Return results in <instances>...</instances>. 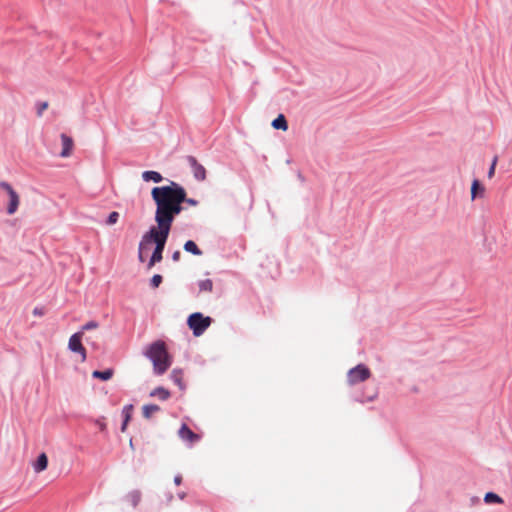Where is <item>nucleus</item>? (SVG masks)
<instances>
[{"label": "nucleus", "mask_w": 512, "mask_h": 512, "mask_svg": "<svg viewBox=\"0 0 512 512\" xmlns=\"http://www.w3.org/2000/svg\"><path fill=\"white\" fill-rule=\"evenodd\" d=\"M180 256H181L180 251H175V252L172 254V260H173V261H179Z\"/></svg>", "instance_id": "30"}, {"label": "nucleus", "mask_w": 512, "mask_h": 512, "mask_svg": "<svg viewBox=\"0 0 512 512\" xmlns=\"http://www.w3.org/2000/svg\"><path fill=\"white\" fill-rule=\"evenodd\" d=\"M184 250L194 255L200 256L202 251L198 248L196 243L192 240H188L184 244Z\"/></svg>", "instance_id": "17"}, {"label": "nucleus", "mask_w": 512, "mask_h": 512, "mask_svg": "<svg viewBox=\"0 0 512 512\" xmlns=\"http://www.w3.org/2000/svg\"><path fill=\"white\" fill-rule=\"evenodd\" d=\"M150 396L157 397L164 401L170 397V392L163 387H157L150 393Z\"/></svg>", "instance_id": "15"}, {"label": "nucleus", "mask_w": 512, "mask_h": 512, "mask_svg": "<svg viewBox=\"0 0 512 512\" xmlns=\"http://www.w3.org/2000/svg\"><path fill=\"white\" fill-rule=\"evenodd\" d=\"M142 178L144 181H153L155 183H159L163 180L162 175L157 171H144L142 173Z\"/></svg>", "instance_id": "12"}, {"label": "nucleus", "mask_w": 512, "mask_h": 512, "mask_svg": "<svg viewBox=\"0 0 512 512\" xmlns=\"http://www.w3.org/2000/svg\"><path fill=\"white\" fill-rule=\"evenodd\" d=\"M130 447L133 449V442L130 440Z\"/></svg>", "instance_id": "34"}, {"label": "nucleus", "mask_w": 512, "mask_h": 512, "mask_svg": "<svg viewBox=\"0 0 512 512\" xmlns=\"http://www.w3.org/2000/svg\"><path fill=\"white\" fill-rule=\"evenodd\" d=\"M181 482H182V477H181L180 475L175 476V478H174V483H175L176 485H180V484H181Z\"/></svg>", "instance_id": "31"}, {"label": "nucleus", "mask_w": 512, "mask_h": 512, "mask_svg": "<svg viewBox=\"0 0 512 512\" xmlns=\"http://www.w3.org/2000/svg\"><path fill=\"white\" fill-rule=\"evenodd\" d=\"M151 197L156 205L155 213L165 216L173 223L175 217L183 210L182 204L197 206L198 201L187 197V192L180 184L171 181L169 185L157 186L151 190Z\"/></svg>", "instance_id": "1"}, {"label": "nucleus", "mask_w": 512, "mask_h": 512, "mask_svg": "<svg viewBox=\"0 0 512 512\" xmlns=\"http://www.w3.org/2000/svg\"><path fill=\"white\" fill-rule=\"evenodd\" d=\"M82 337H83L82 331H79V332L73 334L69 339L68 347L71 351H73L75 353H79L81 355L82 361H85L86 360V349L84 348V346L81 343Z\"/></svg>", "instance_id": "7"}, {"label": "nucleus", "mask_w": 512, "mask_h": 512, "mask_svg": "<svg viewBox=\"0 0 512 512\" xmlns=\"http://www.w3.org/2000/svg\"><path fill=\"white\" fill-rule=\"evenodd\" d=\"M118 219H119V213L116 211H113L109 214L106 223L108 225H113L118 221Z\"/></svg>", "instance_id": "25"}, {"label": "nucleus", "mask_w": 512, "mask_h": 512, "mask_svg": "<svg viewBox=\"0 0 512 512\" xmlns=\"http://www.w3.org/2000/svg\"><path fill=\"white\" fill-rule=\"evenodd\" d=\"M127 425H128V422H126V420L123 421V424H122V427H121V431L122 432H125L126 428H127Z\"/></svg>", "instance_id": "32"}, {"label": "nucleus", "mask_w": 512, "mask_h": 512, "mask_svg": "<svg viewBox=\"0 0 512 512\" xmlns=\"http://www.w3.org/2000/svg\"><path fill=\"white\" fill-rule=\"evenodd\" d=\"M497 161H498V157L495 156L493 161H492V164L489 168V171H488V178H492L495 174V168H496V164H497Z\"/></svg>", "instance_id": "27"}, {"label": "nucleus", "mask_w": 512, "mask_h": 512, "mask_svg": "<svg viewBox=\"0 0 512 512\" xmlns=\"http://www.w3.org/2000/svg\"><path fill=\"white\" fill-rule=\"evenodd\" d=\"M211 323L212 319L200 312L192 313L187 319V325L196 337L201 336Z\"/></svg>", "instance_id": "4"}, {"label": "nucleus", "mask_w": 512, "mask_h": 512, "mask_svg": "<svg viewBox=\"0 0 512 512\" xmlns=\"http://www.w3.org/2000/svg\"><path fill=\"white\" fill-rule=\"evenodd\" d=\"M371 376L369 368L363 364L350 369L347 373V382L349 385H355L366 381Z\"/></svg>", "instance_id": "5"}, {"label": "nucleus", "mask_w": 512, "mask_h": 512, "mask_svg": "<svg viewBox=\"0 0 512 512\" xmlns=\"http://www.w3.org/2000/svg\"><path fill=\"white\" fill-rule=\"evenodd\" d=\"M0 188H2L3 190H5L8 193L9 204H8V207H7V213L9 215H12L18 209V206H19V203H20L19 195L12 188V186L9 183H7V182H4V181L0 182Z\"/></svg>", "instance_id": "6"}, {"label": "nucleus", "mask_w": 512, "mask_h": 512, "mask_svg": "<svg viewBox=\"0 0 512 512\" xmlns=\"http://www.w3.org/2000/svg\"><path fill=\"white\" fill-rule=\"evenodd\" d=\"M160 407L155 404L144 405L142 408V413L145 418H150L153 414L158 412Z\"/></svg>", "instance_id": "18"}, {"label": "nucleus", "mask_w": 512, "mask_h": 512, "mask_svg": "<svg viewBox=\"0 0 512 512\" xmlns=\"http://www.w3.org/2000/svg\"><path fill=\"white\" fill-rule=\"evenodd\" d=\"M178 434L182 440L187 441L191 444L199 441L200 439V436L194 433L186 424H183L181 426Z\"/></svg>", "instance_id": "9"}, {"label": "nucleus", "mask_w": 512, "mask_h": 512, "mask_svg": "<svg viewBox=\"0 0 512 512\" xmlns=\"http://www.w3.org/2000/svg\"><path fill=\"white\" fill-rule=\"evenodd\" d=\"M162 276L159 275V274H155L152 278H151V286L153 288H158L159 285L162 283Z\"/></svg>", "instance_id": "26"}, {"label": "nucleus", "mask_w": 512, "mask_h": 512, "mask_svg": "<svg viewBox=\"0 0 512 512\" xmlns=\"http://www.w3.org/2000/svg\"><path fill=\"white\" fill-rule=\"evenodd\" d=\"M272 127L274 129H280L286 131L288 129L287 120L284 115L280 114L276 119L272 121Z\"/></svg>", "instance_id": "13"}, {"label": "nucleus", "mask_w": 512, "mask_h": 512, "mask_svg": "<svg viewBox=\"0 0 512 512\" xmlns=\"http://www.w3.org/2000/svg\"><path fill=\"white\" fill-rule=\"evenodd\" d=\"M171 379L175 384H177L181 389L184 388L183 385V374L180 370H173L170 375Z\"/></svg>", "instance_id": "20"}, {"label": "nucleus", "mask_w": 512, "mask_h": 512, "mask_svg": "<svg viewBox=\"0 0 512 512\" xmlns=\"http://www.w3.org/2000/svg\"><path fill=\"white\" fill-rule=\"evenodd\" d=\"M132 409H133L132 405H127L122 410V414H123L124 420H126V422H129L131 419Z\"/></svg>", "instance_id": "24"}, {"label": "nucleus", "mask_w": 512, "mask_h": 512, "mask_svg": "<svg viewBox=\"0 0 512 512\" xmlns=\"http://www.w3.org/2000/svg\"><path fill=\"white\" fill-rule=\"evenodd\" d=\"M199 289L203 292H211L213 289V282L210 279L200 281Z\"/></svg>", "instance_id": "22"}, {"label": "nucleus", "mask_w": 512, "mask_h": 512, "mask_svg": "<svg viewBox=\"0 0 512 512\" xmlns=\"http://www.w3.org/2000/svg\"><path fill=\"white\" fill-rule=\"evenodd\" d=\"M484 190V187L477 179L473 180L471 185V199L474 200L478 195H482Z\"/></svg>", "instance_id": "14"}, {"label": "nucleus", "mask_w": 512, "mask_h": 512, "mask_svg": "<svg viewBox=\"0 0 512 512\" xmlns=\"http://www.w3.org/2000/svg\"><path fill=\"white\" fill-rule=\"evenodd\" d=\"M155 222L157 225L151 227L150 230L143 235L144 242H146L147 246L152 242L156 244V247L147 265L148 269H151L156 263L162 260L165 244L172 227V223L166 220L165 216H160L156 213Z\"/></svg>", "instance_id": "2"}, {"label": "nucleus", "mask_w": 512, "mask_h": 512, "mask_svg": "<svg viewBox=\"0 0 512 512\" xmlns=\"http://www.w3.org/2000/svg\"><path fill=\"white\" fill-rule=\"evenodd\" d=\"M92 376L94 378H98V379L106 381V380L111 379V377L113 376V370L112 369H107L104 371L96 370L92 373Z\"/></svg>", "instance_id": "19"}, {"label": "nucleus", "mask_w": 512, "mask_h": 512, "mask_svg": "<svg viewBox=\"0 0 512 512\" xmlns=\"http://www.w3.org/2000/svg\"><path fill=\"white\" fill-rule=\"evenodd\" d=\"M61 140H62V151L60 153V156L63 158L69 157L72 154V150L74 147L73 139L66 134H61Z\"/></svg>", "instance_id": "10"}, {"label": "nucleus", "mask_w": 512, "mask_h": 512, "mask_svg": "<svg viewBox=\"0 0 512 512\" xmlns=\"http://www.w3.org/2000/svg\"><path fill=\"white\" fill-rule=\"evenodd\" d=\"M98 327V323L97 322H94V321H90L88 323H86L83 327H82V332L84 333L85 330H91V329H95Z\"/></svg>", "instance_id": "28"}, {"label": "nucleus", "mask_w": 512, "mask_h": 512, "mask_svg": "<svg viewBox=\"0 0 512 512\" xmlns=\"http://www.w3.org/2000/svg\"><path fill=\"white\" fill-rule=\"evenodd\" d=\"M484 501L488 504L490 503H502L503 500L501 497H499L497 494L493 493V492H488L486 493L485 497H484Z\"/></svg>", "instance_id": "21"}, {"label": "nucleus", "mask_w": 512, "mask_h": 512, "mask_svg": "<svg viewBox=\"0 0 512 512\" xmlns=\"http://www.w3.org/2000/svg\"><path fill=\"white\" fill-rule=\"evenodd\" d=\"M146 355L152 361L154 372L158 375L165 373L171 365L170 356L162 341L151 344Z\"/></svg>", "instance_id": "3"}, {"label": "nucleus", "mask_w": 512, "mask_h": 512, "mask_svg": "<svg viewBox=\"0 0 512 512\" xmlns=\"http://www.w3.org/2000/svg\"><path fill=\"white\" fill-rule=\"evenodd\" d=\"M48 108V102H42L38 106L37 114L41 116L42 113Z\"/></svg>", "instance_id": "29"}, {"label": "nucleus", "mask_w": 512, "mask_h": 512, "mask_svg": "<svg viewBox=\"0 0 512 512\" xmlns=\"http://www.w3.org/2000/svg\"><path fill=\"white\" fill-rule=\"evenodd\" d=\"M186 161L191 167L194 177L198 181H203L206 179V169L197 161L194 156H187Z\"/></svg>", "instance_id": "8"}, {"label": "nucleus", "mask_w": 512, "mask_h": 512, "mask_svg": "<svg viewBox=\"0 0 512 512\" xmlns=\"http://www.w3.org/2000/svg\"><path fill=\"white\" fill-rule=\"evenodd\" d=\"M147 249V244L146 242H144V237L142 236V239L139 243V247H138V258H139V261L140 262H144V252L146 251Z\"/></svg>", "instance_id": "23"}, {"label": "nucleus", "mask_w": 512, "mask_h": 512, "mask_svg": "<svg viewBox=\"0 0 512 512\" xmlns=\"http://www.w3.org/2000/svg\"><path fill=\"white\" fill-rule=\"evenodd\" d=\"M48 466V457L45 453H41L37 460L33 463V469L36 473L44 471Z\"/></svg>", "instance_id": "11"}, {"label": "nucleus", "mask_w": 512, "mask_h": 512, "mask_svg": "<svg viewBox=\"0 0 512 512\" xmlns=\"http://www.w3.org/2000/svg\"><path fill=\"white\" fill-rule=\"evenodd\" d=\"M100 428H101V430H103L105 428V425L104 424L100 425Z\"/></svg>", "instance_id": "33"}, {"label": "nucleus", "mask_w": 512, "mask_h": 512, "mask_svg": "<svg viewBox=\"0 0 512 512\" xmlns=\"http://www.w3.org/2000/svg\"><path fill=\"white\" fill-rule=\"evenodd\" d=\"M126 500L135 508L141 500V493L137 490L131 491L127 494Z\"/></svg>", "instance_id": "16"}]
</instances>
